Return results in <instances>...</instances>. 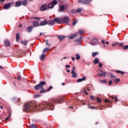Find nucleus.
I'll list each match as a JSON object with an SVG mask.
<instances>
[{"label": "nucleus", "mask_w": 128, "mask_h": 128, "mask_svg": "<svg viewBox=\"0 0 128 128\" xmlns=\"http://www.w3.org/2000/svg\"><path fill=\"white\" fill-rule=\"evenodd\" d=\"M64 100H58L56 98L50 99L48 102H43L41 104H32L30 103H26L24 106V112H30L32 110H52L54 105V104H60Z\"/></svg>", "instance_id": "nucleus-1"}, {"label": "nucleus", "mask_w": 128, "mask_h": 128, "mask_svg": "<svg viewBox=\"0 0 128 128\" xmlns=\"http://www.w3.org/2000/svg\"><path fill=\"white\" fill-rule=\"evenodd\" d=\"M68 9V6L66 4H62L59 6L58 9V12H65Z\"/></svg>", "instance_id": "nucleus-2"}, {"label": "nucleus", "mask_w": 128, "mask_h": 128, "mask_svg": "<svg viewBox=\"0 0 128 128\" xmlns=\"http://www.w3.org/2000/svg\"><path fill=\"white\" fill-rule=\"evenodd\" d=\"M78 4H82L88 5L90 4V0H78Z\"/></svg>", "instance_id": "nucleus-3"}, {"label": "nucleus", "mask_w": 128, "mask_h": 128, "mask_svg": "<svg viewBox=\"0 0 128 128\" xmlns=\"http://www.w3.org/2000/svg\"><path fill=\"white\" fill-rule=\"evenodd\" d=\"M71 74H72V78H78V74L76 73V67L75 66L72 67V70L71 72Z\"/></svg>", "instance_id": "nucleus-4"}, {"label": "nucleus", "mask_w": 128, "mask_h": 128, "mask_svg": "<svg viewBox=\"0 0 128 128\" xmlns=\"http://www.w3.org/2000/svg\"><path fill=\"white\" fill-rule=\"evenodd\" d=\"M91 46H96L98 44V40L96 38L92 40L90 42Z\"/></svg>", "instance_id": "nucleus-5"}, {"label": "nucleus", "mask_w": 128, "mask_h": 128, "mask_svg": "<svg viewBox=\"0 0 128 128\" xmlns=\"http://www.w3.org/2000/svg\"><path fill=\"white\" fill-rule=\"evenodd\" d=\"M48 10V6L46 4H43L40 7V10L42 12H44V10Z\"/></svg>", "instance_id": "nucleus-6"}, {"label": "nucleus", "mask_w": 128, "mask_h": 128, "mask_svg": "<svg viewBox=\"0 0 128 128\" xmlns=\"http://www.w3.org/2000/svg\"><path fill=\"white\" fill-rule=\"evenodd\" d=\"M11 4H12V3H8L4 5V10H8L9 8H10Z\"/></svg>", "instance_id": "nucleus-7"}, {"label": "nucleus", "mask_w": 128, "mask_h": 128, "mask_svg": "<svg viewBox=\"0 0 128 128\" xmlns=\"http://www.w3.org/2000/svg\"><path fill=\"white\" fill-rule=\"evenodd\" d=\"M78 36V33L76 32V33L71 35L70 36L69 38H70V40H74V38Z\"/></svg>", "instance_id": "nucleus-8"}, {"label": "nucleus", "mask_w": 128, "mask_h": 128, "mask_svg": "<svg viewBox=\"0 0 128 128\" xmlns=\"http://www.w3.org/2000/svg\"><path fill=\"white\" fill-rule=\"evenodd\" d=\"M46 24H48V20H44L40 22V24H39V26H46Z\"/></svg>", "instance_id": "nucleus-9"}, {"label": "nucleus", "mask_w": 128, "mask_h": 128, "mask_svg": "<svg viewBox=\"0 0 128 128\" xmlns=\"http://www.w3.org/2000/svg\"><path fill=\"white\" fill-rule=\"evenodd\" d=\"M62 20L64 22H70V18L68 16H65L62 18Z\"/></svg>", "instance_id": "nucleus-10"}, {"label": "nucleus", "mask_w": 128, "mask_h": 128, "mask_svg": "<svg viewBox=\"0 0 128 128\" xmlns=\"http://www.w3.org/2000/svg\"><path fill=\"white\" fill-rule=\"evenodd\" d=\"M54 22H57V24H62V20L60 18H54Z\"/></svg>", "instance_id": "nucleus-11"}, {"label": "nucleus", "mask_w": 128, "mask_h": 128, "mask_svg": "<svg viewBox=\"0 0 128 128\" xmlns=\"http://www.w3.org/2000/svg\"><path fill=\"white\" fill-rule=\"evenodd\" d=\"M42 88L40 85L38 84L34 86V90H40Z\"/></svg>", "instance_id": "nucleus-12"}, {"label": "nucleus", "mask_w": 128, "mask_h": 128, "mask_svg": "<svg viewBox=\"0 0 128 128\" xmlns=\"http://www.w3.org/2000/svg\"><path fill=\"white\" fill-rule=\"evenodd\" d=\"M86 76H84L82 78H78L77 80V82H82L86 80Z\"/></svg>", "instance_id": "nucleus-13"}, {"label": "nucleus", "mask_w": 128, "mask_h": 128, "mask_svg": "<svg viewBox=\"0 0 128 128\" xmlns=\"http://www.w3.org/2000/svg\"><path fill=\"white\" fill-rule=\"evenodd\" d=\"M48 24H49V26L54 25V20H50L48 21Z\"/></svg>", "instance_id": "nucleus-14"}, {"label": "nucleus", "mask_w": 128, "mask_h": 128, "mask_svg": "<svg viewBox=\"0 0 128 128\" xmlns=\"http://www.w3.org/2000/svg\"><path fill=\"white\" fill-rule=\"evenodd\" d=\"M100 72H102V74H98V76H106V72H103L102 70H100Z\"/></svg>", "instance_id": "nucleus-15"}, {"label": "nucleus", "mask_w": 128, "mask_h": 128, "mask_svg": "<svg viewBox=\"0 0 128 128\" xmlns=\"http://www.w3.org/2000/svg\"><path fill=\"white\" fill-rule=\"evenodd\" d=\"M58 38H59L60 42H62V40L66 38V36L64 35H61L58 36Z\"/></svg>", "instance_id": "nucleus-16"}, {"label": "nucleus", "mask_w": 128, "mask_h": 128, "mask_svg": "<svg viewBox=\"0 0 128 128\" xmlns=\"http://www.w3.org/2000/svg\"><path fill=\"white\" fill-rule=\"evenodd\" d=\"M46 83L44 81H41L39 84L41 88H44V86H46Z\"/></svg>", "instance_id": "nucleus-17"}, {"label": "nucleus", "mask_w": 128, "mask_h": 128, "mask_svg": "<svg viewBox=\"0 0 128 128\" xmlns=\"http://www.w3.org/2000/svg\"><path fill=\"white\" fill-rule=\"evenodd\" d=\"M4 44L6 46H10V40H6L4 42Z\"/></svg>", "instance_id": "nucleus-18"}, {"label": "nucleus", "mask_w": 128, "mask_h": 128, "mask_svg": "<svg viewBox=\"0 0 128 128\" xmlns=\"http://www.w3.org/2000/svg\"><path fill=\"white\" fill-rule=\"evenodd\" d=\"M40 58L41 60H44V58H46V54H42L40 56Z\"/></svg>", "instance_id": "nucleus-19"}, {"label": "nucleus", "mask_w": 128, "mask_h": 128, "mask_svg": "<svg viewBox=\"0 0 128 128\" xmlns=\"http://www.w3.org/2000/svg\"><path fill=\"white\" fill-rule=\"evenodd\" d=\"M40 26V24H38V22H33V26H34V28H37V26Z\"/></svg>", "instance_id": "nucleus-20"}, {"label": "nucleus", "mask_w": 128, "mask_h": 128, "mask_svg": "<svg viewBox=\"0 0 128 128\" xmlns=\"http://www.w3.org/2000/svg\"><path fill=\"white\" fill-rule=\"evenodd\" d=\"M15 5L16 6H22V2L20 0H18L16 2Z\"/></svg>", "instance_id": "nucleus-21"}, {"label": "nucleus", "mask_w": 128, "mask_h": 128, "mask_svg": "<svg viewBox=\"0 0 128 128\" xmlns=\"http://www.w3.org/2000/svg\"><path fill=\"white\" fill-rule=\"evenodd\" d=\"M32 28H34L32 26H29L27 28V30L28 32H32Z\"/></svg>", "instance_id": "nucleus-22"}, {"label": "nucleus", "mask_w": 128, "mask_h": 128, "mask_svg": "<svg viewBox=\"0 0 128 128\" xmlns=\"http://www.w3.org/2000/svg\"><path fill=\"white\" fill-rule=\"evenodd\" d=\"M22 6H26L27 5V4L28 3V0H24L23 1H22Z\"/></svg>", "instance_id": "nucleus-23"}, {"label": "nucleus", "mask_w": 128, "mask_h": 128, "mask_svg": "<svg viewBox=\"0 0 128 128\" xmlns=\"http://www.w3.org/2000/svg\"><path fill=\"white\" fill-rule=\"evenodd\" d=\"M93 62L94 64H98L100 62L98 60V58H95L93 61Z\"/></svg>", "instance_id": "nucleus-24"}, {"label": "nucleus", "mask_w": 128, "mask_h": 128, "mask_svg": "<svg viewBox=\"0 0 128 128\" xmlns=\"http://www.w3.org/2000/svg\"><path fill=\"white\" fill-rule=\"evenodd\" d=\"M99 52H93L92 53V56L93 58H94L96 56H98V54H99Z\"/></svg>", "instance_id": "nucleus-25"}, {"label": "nucleus", "mask_w": 128, "mask_h": 128, "mask_svg": "<svg viewBox=\"0 0 128 128\" xmlns=\"http://www.w3.org/2000/svg\"><path fill=\"white\" fill-rule=\"evenodd\" d=\"M82 10H83L82 8H78L76 10V14H80V12H82Z\"/></svg>", "instance_id": "nucleus-26"}, {"label": "nucleus", "mask_w": 128, "mask_h": 128, "mask_svg": "<svg viewBox=\"0 0 128 128\" xmlns=\"http://www.w3.org/2000/svg\"><path fill=\"white\" fill-rule=\"evenodd\" d=\"M82 36H80L79 39L75 40V42H82Z\"/></svg>", "instance_id": "nucleus-27"}, {"label": "nucleus", "mask_w": 128, "mask_h": 128, "mask_svg": "<svg viewBox=\"0 0 128 128\" xmlns=\"http://www.w3.org/2000/svg\"><path fill=\"white\" fill-rule=\"evenodd\" d=\"M51 4H53L54 6L58 4V1H56V0H52Z\"/></svg>", "instance_id": "nucleus-28"}, {"label": "nucleus", "mask_w": 128, "mask_h": 128, "mask_svg": "<svg viewBox=\"0 0 128 128\" xmlns=\"http://www.w3.org/2000/svg\"><path fill=\"white\" fill-rule=\"evenodd\" d=\"M54 7V4H52V3H50L48 6V8H53Z\"/></svg>", "instance_id": "nucleus-29"}, {"label": "nucleus", "mask_w": 128, "mask_h": 128, "mask_svg": "<svg viewBox=\"0 0 128 128\" xmlns=\"http://www.w3.org/2000/svg\"><path fill=\"white\" fill-rule=\"evenodd\" d=\"M111 100H115V102H118V96H116L115 97L114 96H111Z\"/></svg>", "instance_id": "nucleus-30"}, {"label": "nucleus", "mask_w": 128, "mask_h": 128, "mask_svg": "<svg viewBox=\"0 0 128 128\" xmlns=\"http://www.w3.org/2000/svg\"><path fill=\"white\" fill-rule=\"evenodd\" d=\"M76 58L77 60H80V54H76Z\"/></svg>", "instance_id": "nucleus-31"}, {"label": "nucleus", "mask_w": 128, "mask_h": 128, "mask_svg": "<svg viewBox=\"0 0 128 128\" xmlns=\"http://www.w3.org/2000/svg\"><path fill=\"white\" fill-rule=\"evenodd\" d=\"M30 128H37L38 126H36V124H32L30 125Z\"/></svg>", "instance_id": "nucleus-32"}, {"label": "nucleus", "mask_w": 128, "mask_h": 128, "mask_svg": "<svg viewBox=\"0 0 128 128\" xmlns=\"http://www.w3.org/2000/svg\"><path fill=\"white\" fill-rule=\"evenodd\" d=\"M40 89V94H44V92H46V90L44 88V87L41 88Z\"/></svg>", "instance_id": "nucleus-33"}, {"label": "nucleus", "mask_w": 128, "mask_h": 128, "mask_svg": "<svg viewBox=\"0 0 128 128\" xmlns=\"http://www.w3.org/2000/svg\"><path fill=\"white\" fill-rule=\"evenodd\" d=\"M18 40H20V34L18 33L16 35V42H18Z\"/></svg>", "instance_id": "nucleus-34"}, {"label": "nucleus", "mask_w": 128, "mask_h": 128, "mask_svg": "<svg viewBox=\"0 0 128 128\" xmlns=\"http://www.w3.org/2000/svg\"><path fill=\"white\" fill-rule=\"evenodd\" d=\"M116 72H117V74H124V72L121 70H116Z\"/></svg>", "instance_id": "nucleus-35"}, {"label": "nucleus", "mask_w": 128, "mask_h": 128, "mask_svg": "<svg viewBox=\"0 0 128 128\" xmlns=\"http://www.w3.org/2000/svg\"><path fill=\"white\" fill-rule=\"evenodd\" d=\"M20 100V98H18H18H13V102H18Z\"/></svg>", "instance_id": "nucleus-36"}, {"label": "nucleus", "mask_w": 128, "mask_h": 128, "mask_svg": "<svg viewBox=\"0 0 128 128\" xmlns=\"http://www.w3.org/2000/svg\"><path fill=\"white\" fill-rule=\"evenodd\" d=\"M77 23H78V20L76 19L72 22V26H76V24Z\"/></svg>", "instance_id": "nucleus-37"}, {"label": "nucleus", "mask_w": 128, "mask_h": 128, "mask_svg": "<svg viewBox=\"0 0 128 128\" xmlns=\"http://www.w3.org/2000/svg\"><path fill=\"white\" fill-rule=\"evenodd\" d=\"M100 82L101 84H106L107 82L106 80H100Z\"/></svg>", "instance_id": "nucleus-38"}, {"label": "nucleus", "mask_w": 128, "mask_h": 128, "mask_svg": "<svg viewBox=\"0 0 128 128\" xmlns=\"http://www.w3.org/2000/svg\"><path fill=\"white\" fill-rule=\"evenodd\" d=\"M40 94H36L34 95V98H40Z\"/></svg>", "instance_id": "nucleus-39"}, {"label": "nucleus", "mask_w": 128, "mask_h": 128, "mask_svg": "<svg viewBox=\"0 0 128 128\" xmlns=\"http://www.w3.org/2000/svg\"><path fill=\"white\" fill-rule=\"evenodd\" d=\"M120 78H115L114 80V82H115L116 84L118 82H120Z\"/></svg>", "instance_id": "nucleus-40"}, {"label": "nucleus", "mask_w": 128, "mask_h": 128, "mask_svg": "<svg viewBox=\"0 0 128 128\" xmlns=\"http://www.w3.org/2000/svg\"><path fill=\"white\" fill-rule=\"evenodd\" d=\"M22 44H24V46H26L28 44V42L26 41H22Z\"/></svg>", "instance_id": "nucleus-41"}, {"label": "nucleus", "mask_w": 128, "mask_h": 128, "mask_svg": "<svg viewBox=\"0 0 128 128\" xmlns=\"http://www.w3.org/2000/svg\"><path fill=\"white\" fill-rule=\"evenodd\" d=\"M88 108H90V110H96V107H94V106H88Z\"/></svg>", "instance_id": "nucleus-42"}, {"label": "nucleus", "mask_w": 128, "mask_h": 128, "mask_svg": "<svg viewBox=\"0 0 128 128\" xmlns=\"http://www.w3.org/2000/svg\"><path fill=\"white\" fill-rule=\"evenodd\" d=\"M105 102H107L108 104H112V101H110V100H108V99H106L104 100Z\"/></svg>", "instance_id": "nucleus-43"}, {"label": "nucleus", "mask_w": 128, "mask_h": 128, "mask_svg": "<svg viewBox=\"0 0 128 128\" xmlns=\"http://www.w3.org/2000/svg\"><path fill=\"white\" fill-rule=\"evenodd\" d=\"M84 30H78L79 34H84Z\"/></svg>", "instance_id": "nucleus-44"}, {"label": "nucleus", "mask_w": 128, "mask_h": 128, "mask_svg": "<svg viewBox=\"0 0 128 128\" xmlns=\"http://www.w3.org/2000/svg\"><path fill=\"white\" fill-rule=\"evenodd\" d=\"M90 100H96V98H94V96H92V95L90 96Z\"/></svg>", "instance_id": "nucleus-45"}, {"label": "nucleus", "mask_w": 128, "mask_h": 128, "mask_svg": "<svg viewBox=\"0 0 128 128\" xmlns=\"http://www.w3.org/2000/svg\"><path fill=\"white\" fill-rule=\"evenodd\" d=\"M8 116H12V110H10L8 111Z\"/></svg>", "instance_id": "nucleus-46"}, {"label": "nucleus", "mask_w": 128, "mask_h": 128, "mask_svg": "<svg viewBox=\"0 0 128 128\" xmlns=\"http://www.w3.org/2000/svg\"><path fill=\"white\" fill-rule=\"evenodd\" d=\"M52 88V86H50L48 88L47 90L48 92H50V90H51Z\"/></svg>", "instance_id": "nucleus-47"}, {"label": "nucleus", "mask_w": 128, "mask_h": 128, "mask_svg": "<svg viewBox=\"0 0 128 128\" xmlns=\"http://www.w3.org/2000/svg\"><path fill=\"white\" fill-rule=\"evenodd\" d=\"M83 92H84L86 94V96H88V93L86 92V89H84Z\"/></svg>", "instance_id": "nucleus-48"}, {"label": "nucleus", "mask_w": 128, "mask_h": 128, "mask_svg": "<svg viewBox=\"0 0 128 128\" xmlns=\"http://www.w3.org/2000/svg\"><path fill=\"white\" fill-rule=\"evenodd\" d=\"M34 20H40V18H38V17H34L33 18Z\"/></svg>", "instance_id": "nucleus-49"}, {"label": "nucleus", "mask_w": 128, "mask_h": 128, "mask_svg": "<svg viewBox=\"0 0 128 128\" xmlns=\"http://www.w3.org/2000/svg\"><path fill=\"white\" fill-rule=\"evenodd\" d=\"M46 46H50V44H48V40H47L46 42Z\"/></svg>", "instance_id": "nucleus-50"}, {"label": "nucleus", "mask_w": 128, "mask_h": 128, "mask_svg": "<svg viewBox=\"0 0 128 128\" xmlns=\"http://www.w3.org/2000/svg\"><path fill=\"white\" fill-rule=\"evenodd\" d=\"M123 48H124V50H128V45H126V46H124L123 47Z\"/></svg>", "instance_id": "nucleus-51"}, {"label": "nucleus", "mask_w": 128, "mask_h": 128, "mask_svg": "<svg viewBox=\"0 0 128 128\" xmlns=\"http://www.w3.org/2000/svg\"><path fill=\"white\" fill-rule=\"evenodd\" d=\"M109 86H112V80H110L108 82Z\"/></svg>", "instance_id": "nucleus-52"}, {"label": "nucleus", "mask_w": 128, "mask_h": 128, "mask_svg": "<svg viewBox=\"0 0 128 128\" xmlns=\"http://www.w3.org/2000/svg\"><path fill=\"white\" fill-rule=\"evenodd\" d=\"M71 12L72 14H76V10H71Z\"/></svg>", "instance_id": "nucleus-53"}, {"label": "nucleus", "mask_w": 128, "mask_h": 128, "mask_svg": "<svg viewBox=\"0 0 128 128\" xmlns=\"http://www.w3.org/2000/svg\"><path fill=\"white\" fill-rule=\"evenodd\" d=\"M97 102H102V100L98 98H97Z\"/></svg>", "instance_id": "nucleus-54"}, {"label": "nucleus", "mask_w": 128, "mask_h": 128, "mask_svg": "<svg viewBox=\"0 0 128 128\" xmlns=\"http://www.w3.org/2000/svg\"><path fill=\"white\" fill-rule=\"evenodd\" d=\"M109 74L110 76L112 78H116V76H114L112 75V73H110Z\"/></svg>", "instance_id": "nucleus-55"}, {"label": "nucleus", "mask_w": 128, "mask_h": 128, "mask_svg": "<svg viewBox=\"0 0 128 128\" xmlns=\"http://www.w3.org/2000/svg\"><path fill=\"white\" fill-rule=\"evenodd\" d=\"M18 78V80H22V78H20V76H17Z\"/></svg>", "instance_id": "nucleus-56"}, {"label": "nucleus", "mask_w": 128, "mask_h": 128, "mask_svg": "<svg viewBox=\"0 0 128 128\" xmlns=\"http://www.w3.org/2000/svg\"><path fill=\"white\" fill-rule=\"evenodd\" d=\"M10 116H8L6 118L5 120V122H8V119L10 118Z\"/></svg>", "instance_id": "nucleus-57"}, {"label": "nucleus", "mask_w": 128, "mask_h": 128, "mask_svg": "<svg viewBox=\"0 0 128 128\" xmlns=\"http://www.w3.org/2000/svg\"><path fill=\"white\" fill-rule=\"evenodd\" d=\"M119 46H121L122 48H124V44H122V43H120V44H119Z\"/></svg>", "instance_id": "nucleus-58"}, {"label": "nucleus", "mask_w": 128, "mask_h": 128, "mask_svg": "<svg viewBox=\"0 0 128 128\" xmlns=\"http://www.w3.org/2000/svg\"><path fill=\"white\" fill-rule=\"evenodd\" d=\"M98 64H99L100 68H102V63L99 62Z\"/></svg>", "instance_id": "nucleus-59"}, {"label": "nucleus", "mask_w": 128, "mask_h": 128, "mask_svg": "<svg viewBox=\"0 0 128 128\" xmlns=\"http://www.w3.org/2000/svg\"><path fill=\"white\" fill-rule=\"evenodd\" d=\"M48 52L46 48H44L42 51V52Z\"/></svg>", "instance_id": "nucleus-60"}, {"label": "nucleus", "mask_w": 128, "mask_h": 128, "mask_svg": "<svg viewBox=\"0 0 128 128\" xmlns=\"http://www.w3.org/2000/svg\"><path fill=\"white\" fill-rule=\"evenodd\" d=\"M116 44H118V43H114L112 44V46H116Z\"/></svg>", "instance_id": "nucleus-61"}, {"label": "nucleus", "mask_w": 128, "mask_h": 128, "mask_svg": "<svg viewBox=\"0 0 128 128\" xmlns=\"http://www.w3.org/2000/svg\"><path fill=\"white\" fill-rule=\"evenodd\" d=\"M66 68H70V65H66Z\"/></svg>", "instance_id": "nucleus-62"}, {"label": "nucleus", "mask_w": 128, "mask_h": 128, "mask_svg": "<svg viewBox=\"0 0 128 128\" xmlns=\"http://www.w3.org/2000/svg\"><path fill=\"white\" fill-rule=\"evenodd\" d=\"M101 42H102V44H106V42H104V40H102L101 41Z\"/></svg>", "instance_id": "nucleus-63"}, {"label": "nucleus", "mask_w": 128, "mask_h": 128, "mask_svg": "<svg viewBox=\"0 0 128 128\" xmlns=\"http://www.w3.org/2000/svg\"><path fill=\"white\" fill-rule=\"evenodd\" d=\"M72 60H73V62H74V60H76V58H74V57H72Z\"/></svg>", "instance_id": "nucleus-64"}]
</instances>
